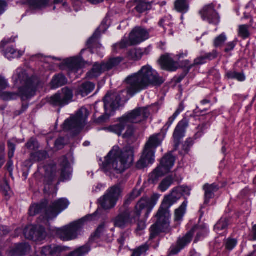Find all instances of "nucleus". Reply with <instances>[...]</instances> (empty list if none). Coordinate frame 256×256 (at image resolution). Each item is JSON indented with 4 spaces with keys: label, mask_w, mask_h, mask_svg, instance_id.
<instances>
[{
    "label": "nucleus",
    "mask_w": 256,
    "mask_h": 256,
    "mask_svg": "<svg viewBox=\"0 0 256 256\" xmlns=\"http://www.w3.org/2000/svg\"><path fill=\"white\" fill-rule=\"evenodd\" d=\"M191 189L186 186H182L174 189L171 194L164 197L163 202L156 214V222L150 228V239H153L160 232H166L168 230L170 224V208L179 198L178 192L189 196Z\"/></svg>",
    "instance_id": "1"
},
{
    "label": "nucleus",
    "mask_w": 256,
    "mask_h": 256,
    "mask_svg": "<svg viewBox=\"0 0 256 256\" xmlns=\"http://www.w3.org/2000/svg\"><path fill=\"white\" fill-rule=\"evenodd\" d=\"M164 81L149 65L143 66L138 72L128 76L124 80L127 92L131 95L152 86H160Z\"/></svg>",
    "instance_id": "2"
},
{
    "label": "nucleus",
    "mask_w": 256,
    "mask_h": 256,
    "mask_svg": "<svg viewBox=\"0 0 256 256\" xmlns=\"http://www.w3.org/2000/svg\"><path fill=\"white\" fill-rule=\"evenodd\" d=\"M160 134L151 136L146 144L142 155L136 164V168L142 169L152 164L154 160V150L160 144L162 139Z\"/></svg>",
    "instance_id": "3"
},
{
    "label": "nucleus",
    "mask_w": 256,
    "mask_h": 256,
    "mask_svg": "<svg viewBox=\"0 0 256 256\" xmlns=\"http://www.w3.org/2000/svg\"><path fill=\"white\" fill-rule=\"evenodd\" d=\"M96 212L78 221L58 228L56 231L57 236L64 241H68L76 238L82 224L86 220H94Z\"/></svg>",
    "instance_id": "4"
},
{
    "label": "nucleus",
    "mask_w": 256,
    "mask_h": 256,
    "mask_svg": "<svg viewBox=\"0 0 256 256\" xmlns=\"http://www.w3.org/2000/svg\"><path fill=\"white\" fill-rule=\"evenodd\" d=\"M134 162L132 151L122 152L118 147L113 148V169L117 173L124 172Z\"/></svg>",
    "instance_id": "5"
},
{
    "label": "nucleus",
    "mask_w": 256,
    "mask_h": 256,
    "mask_svg": "<svg viewBox=\"0 0 256 256\" xmlns=\"http://www.w3.org/2000/svg\"><path fill=\"white\" fill-rule=\"evenodd\" d=\"M196 233V236L195 239V242L198 240L200 236L204 235L206 232V226L204 224H200L198 226H195L190 232L182 238H180L175 246L170 248V254H177L181 250L188 244L192 240V236L194 233Z\"/></svg>",
    "instance_id": "6"
},
{
    "label": "nucleus",
    "mask_w": 256,
    "mask_h": 256,
    "mask_svg": "<svg viewBox=\"0 0 256 256\" xmlns=\"http://www.w3.org/2000/svg\"><path fill=\"white\" fill-rule=\"evenodd\" d=\"M12 78L16 84L20 83L24 85V87L19 88V94L22 98H28L33 94L34 86L32 80L28 78L24 71L18 70Z\"/></svg>",
    "instance_id": "7"
},
{
    "label": "nucleus",
    "mask_w": 256,
    "mask_h": 256,
    "mask_svg": "<svg viewBox=\"0 0 256 256\" xmlns=\"http://www.w3.org/2000/svg\"><path fill=\"white\" fill-rule=\"evenodd\" d=\"M149 38V32L145 28L136 26L133 28L129 34L128 40H123L119 44L121 48L136 46L145 41Z\"/></svg>",
    "instance_id": "8"
},
{
    "label": "nucleus",
    "mask_w": 256,
    "mask_h": 256,
    "mask_svg": "<svg viewBox=\"0 0 256 256\" xmlns=\"http://www.w3.org/2000/svg\"><path fill=\"white\" fill-rule=\"evenodd\" d=\"M175 162L174 158L171 154H168L162 159L160 165L151 174L150 178L154 182L158 178L168 173L174 166Z\"/></svg>",
    "instance_id": "9"
},
{
    "label": "nucleus",
    "mask_w": 256,
    "mask_h": 256,
    "mask_svg": "<svg viewBox=\"0 0 256 256\" xmlns=\"http://www.w3.org/2000/svg\"><path fill=\"white\" fill-rule=\"evenodd\" d=\"M148 107H141L134 109L124 115V118L130 124H142L150 116Z\"/></svg>",
    "instance_id": "10"
},
{
    "label": "nucleus",
    "mask_w": 256,
    "mask_h": 256,
    "mask_svg": "<svg viewBox=\"0 0 256 256\" xmlns=\"http://www.w3.org/2000/svg\"><path fill=\"white\" fill-rule=\"evenodd\" d=\"M72 98V90L68 88H64L62 89L61 93H57L52 96L48 102L52 106L62 107L70 102Z\"/></svg>",
    "instance_id": "11"
},
{
    "label": "nucleus",
    "mask_w": 256,
    "mask_h": 256,
    "mask_svg": "<svg viewBox=\"0 0 256 256\" xmlns=\"http://www.w3.org/2000/svg\"><path fill=\"white\" fill-rule=\"evenodd\" d=\"M24 234L26 238L34 241L42 240L46 236L44 228L41 226H28L24 228Z\"/></svg>",
    "instance_id": "12"
},
{
    "label": "nucleus",
    "mask_w": 256,
    "mask_h": 256,
    "mask_svg": "<svg viewBox=\"0 0 256 256\" xmlns=\"http://www.w3.org/2000/svg\"><path fill=\"white\" fill-rule=\"evenodd\" d=\"M156 200L148 198H142L136 204L134 213L136 216H140L141 214H144V218H148L152 208L156 204Z\"/></svg>",
    "instance_id": "13"
},
{
    "label": "nucleus",
    "mask_w": 256,
    "mask_h": 256,
    "mask_svg": "<svg viewBox=\"0 0 256 256\" xmlns=\"http://www.w3.org/2000/svg\"><path fill=\"white\" fill-rule=\"evenodd\" d=\"M68 202L66 200L61 198L54 202L51 206L46 210V217L47 220L56 218L62 210L67 208Z\"/></svg>",
    "instance_id": "14"
},
{
    "label": "nucleus",
    "mask_w": 256,
    "mask_h": 256,
    "mask_svg": "<svg viewBox=\"0 0 256 256\" xmlns=\"http://www.w3.org/2000/svg\"><path fill=\"white\" fill-rule=\"evenodd\" d=\"M202 19L209 23L217 24L219 22V16L212 4L204 6L200 12Z\"/></svg>",
    "instance_id": "15"
},
{
    "label": "nucleus",
    "mask_w": 256,
    "mask_h": 256,
    "mask_svg": "<svg viewBox=\"0 0 256 256\" xmlns=\"http://www.w3.org/2000/svg\"><path fill=\"white\" fill-rule=\"evenodd\" d=\"M188 122L187 119L184 118L179 122L176 127V128L173 137L175 143V146H178L180 140L184 136L186 128L188 126Z\"/></svg>",
    "instance_id": "16"
},
{
    "label": "nucleus",
    "mask_w": 256,
    "mask_h": 256,
    "mask_svg": "<svg viewBox=\"0 0 256 256\" xmlns=\"http://www.w3.org/2000/svg\"><path fill=\"white\" fill-rule=\"evenodd\" d=\"M30 246L26 243L16 244L8 252V256H22L26 254L30 250Z\"/></svg>",
    "instance_id": "17"
},
{
    "label": "nucleus",
    "mask_w": 256,
    "mask_h": 256,
    "mask_svg": "<svg viewBox=\"0 0 256 256\" xmlns=\"http://www.w3.org/2000/svg\"><path fill=\"white\" fill-rule=\"evenodd\" d=\"M160 64L162 69L174 71L178 68V63L174 62L168 55L162 56L160 60Z\"/></svg>",
    "instance_id": "18"
},
{
    "label": "nucleus",
    "mask_w": 256,
    "mask_h": 256,
    "mask_svg": "<svg viewBox=\"0 0 256 256\" xmlns=\"http://www.w3.org/2000/svg\"><path fill=\"white\" fill-rule=\"evenodd\" d=\"M80 122L74 118L72 117L70 120L65 121L63 124V128L66 130H71L74 134H76L84 127L82 124L80 126H75L76 124H79Z\"/></svg>",
    "instance_id": "19"
},
{
    "label": "nucleus",
    "mask_w": 256,
    "mask_h": 256,
    "mask_svg": "<svg viewBox=\"0 0 256 256\" xmlns=\"http://www.w3.org/2000/svg\"><path fill=\"white\" fill-rule=\"evenodd\" d=\"M112 68L110 64L100 66L98 64H96L92 70L87 74V76L89 78H93L98 76L102 72V70L106 69L110 70Z\"/></svg>",
    "instance_id": "20"
},
{
    "label": "nucleus",
    "mask_w": 256,
    "mask_h": 256,
    "mask_svg": "<svg viewBox=\"0 0 256 256\" xmlns=\"http://www.w3.org/2000/svg\"><path fill=\"white\" fill-rule=\"evenodd\" d=\"M204 190V204H208L210 200L214 196V193L218 190V186L213 184H206L203 187Z\"/></svg>",
    "instance_id": "21"
},
{
    "label": "nucleus",
    "mask_w": 256,
    "mask_h": 256,
    "mask_svg": "<svg viewBox=\"0 0 256 256\" xmlns=\"http://www.w3.org/2000/svg\"><path fill=\"white\" fill-rule=\"evenodd\" d=\"M94 84L91 82H86L80 84L78 88V94L84 96L90 93L94 88Z\"/></svg>",
    "instance_id": "22"
},
{
    "label": "nucleus",
    "mask_w": 256,
    "mask_h": 256,
    "mask_svg": "<svg viewBox=\"0 0 256 256\" xmlns=\"http://www.w3.org/2000/svg\"><path fill=\"white\" fill-rule=\"evenodd\" d=\"M89 115V112L88 110L86 108H81L76 113L75 116H74L79 122L78 125L76 124V126H80L82 124L83 126L86 124V120Z\"/></svg>",
    "instance_id": "23"
},
{
    "label": "nucleus",
    "mask_w": 256,
    "mask_h": 256,
    "mask_svg": "<svg viewBox=\"0 0 256 256\" xmlns=\"http://www.w3.org/2000/svg\"><path fill=\"white\" fill-rule=\"evenodd\" d=\"M130 222V215L128 212L120 214L118 216L114 221L116 226L119 228H124Z\"/></svg>",
    "instance_id": "24"
},
{
    "label": "nucleus",
    "mask_w": 256,
    "mask_h": 256,
    "mask_svg": "<svg viewBox=\"0 0 256 256\" xmlns=\"http://www.w3.org/2000/svg\"><path fill=\"white\" fill-rule=\"evenodd\" d=\"M67 83L66 77L61 74L56 76L52 79L50 85L52 88H56L62 86Z\"/></svg>",
    "instance_id": "25"
},
{
    "label": "nucleus",
    "mask_w": 256,
    "mask_h": 256,
    "mask_svg": "<svg viewBox=\"0 0 256 256\" xmlns=\"http://www.w3.org/2000/svg\"><path fill=\"white\" fill-rule=\"evenodd\" d=\"M253 20L250 18V24L249 26L246 24L240 25L238 29V35L244 39L248 38L250 36V32L248 28L252 26Z\"/></svg>",
    "instance_id": "26"
},
{
    "label": "nucleus",
    "mask_w": 256,
    "mask_h": 256,
    "mask_svg": "<svg viewBox=\"0 0 256 256\" xmlns=\"http://www.w3.org/2000/svg\"><path fill=\"white\" fill-rule=\"evenodd\" d=\"M128 122L124 118V116L120 118L118 122L113 126V132L118 135H120L125 126Z\"/></svg>",
    "instance_id": "27"
},
{
    "label": "nucleus",
    "mask_w": 256,
    "mask_h": 256,
    "mask_svg": "<svg viewBox=\"0 0 256 256\" xmlns=\"http://www.w3.org/2000/svg\"><path fill=\"white\" fill-rule=\"evenodd\" d=\"M68 66L72 72H76L84 66V62L82 60L74 58L70 60Z\"/></svg>",
    "instance_id": "28"
},
{
    "label": "nucleus",
    "mask_w": 256,
    "mask_h": 256,
    "mask_svg": "<svg viewBox=\"0 0 256 256\" xmlns=\"http://www.w3.org/2000/svg\"><path fill=\"white\" fill-rule=\"evenodd\" d=\"M100 202L104 209L110 208L112 206V193L110 192H108L100 200Z\"/></svg>",
    "instance_id": "29"
},
{
    "label": "nucleus",
    "mask_w": 256,
    "mask_h": 256,
    "mask_svg": "<svg viewBox=\"0 0 256 256\" xmlns=\"http://www.w3.org/2000/svg\"><path fill=\"white\" fill-rule=\"evenodd\" d=\"M176 10L180 12H186L188 10V0H176L174 3Z\"/></svg>",
    "instance_id": "30"
},
{
    "label": "nucleus",
    "mask_w": 256,
    "mask_h": 256,
    "mask_svg": "<svg viewBox=\"0 0 256 256\" xmlns=\"http://www.w3.org/2000/svg\"><path fill=\"white\" fill-rule=\"evenodd\" d=\"M63 168L62 170L61 176L64 180L68 178L71 174V168L70 166V164L66 158L64 159Z\"/></svg>",
    "instance_id": "31"
},
{
    "label": "nucleus",
    "mask_w": 256,
    "mask_h": 256,
    "mask_svg": "<svg viewBox=\"0 0 256 256\" xmlns=\"http://www.w3.org/2000/svg\"><path fill=\"white\" fill-rule=\"evenodd\" d=\"M144 55V52L142 49L136 48L131 50L128 54L129 59L133 60H138L141 59Z\"/></svg>",
    "instance_id": "32"
},
{
    "label": "nucleus",
    "mask_w": 256,
    "mask_h": 256,
    "mask_svg": "<svg viewBox=\"0 0 256 256\" xmlns=\"http://www.w3.org/2000/svg\"><path fill=\"white\" fill-rule=\"evenodd\" d=\"M122 186L120 184L113 186V206L115 202L122 198Z\"/></svg>",
    "instance_id": "33"
},
{
    "label": "nucleus",
    "mask_w": 256,
    "mask_h": 256,
    "mask_svg": "<svg viewBox=\"0 0 256 256\" xmlns=\"http://www.w3.org/2000/svg\"><path fill=\"white\" fill-rule=\"evenodd\" d=\"M187 206V202H184L175 211V220H180L185 214Z\"/></svg>",
    "instance_id": "34"
},
{
    "label": "nucleus",
    "mask_w": 256,
    "mask_h": 256,
    "mask_svg": "<svg viewBox=\"0 0 256 256\" xmlns=\"http://www.w3.org/2000/svg\"><path fill=\"white\" fill-rule=\"evenodd\" d=\"M112 150H110L108 156L104 158V160L102 163V169L105 172H107L111 170L112 166Z\"/></svg>",
    "instance_id": "35"
},
{
    "label": "nucleus",
    "mask_w": 256,
    "mask_h": 256,
    "mask_svg": "<svg viewBox=\"0 0 256 256\" xmlns=\"http://www.w3.org/2000/svg\"><path fill=\"white\" fill-rule=\"evenodd\" d=\"M136 2L138 4L136 7V9L140 13L151 9V4L150 2H147L145 1H141V0H139L138 2Z\"/></svg>",
    "instance_id": "36"
},
{
    "label": "nucleus",
    "mask_w": 256,
    "mask_h": 256,
    "mask_svg": "<svg viewBox=\"0 0 256 256\" xmlns=\"http://www.w3.org/2000/svg\"><path fill=\"white\" fill-rule=\"evenodd\" d=\"M122 92H121L120 94H115V100L113 102V110L118 109L120 106L124 104V96H122Z\"/></svg>",
    "instance_id": "37"
},
{
    "label": "nucleus",
    "mask_w": 256,
    "mask_h": 256,
    "mask_svg": "<svg viewBox=\"0 0 256 256\" xmlns=\"http://www.w3.org/2000/svg\"><path fill=\"white\" fill-rule=\"evenodd\" d=\"M228 224V220L226 218H222L215 225L214 230L217 233H220V230H225Z\"/></svg>",
    "instance_id": "38"
},
{
    "label": "nucleus",
    "mask_w": 256,
    "mask_h": 256,
    "mask_svg": "<svg viewBox=\"0 0 256 256\" xmlns=\"http://www.w3.org/2000/svg\"><path fill=\"white\" fill-rule=\"evenodd\" d=\"M90 250V248L88 246H84L71 252L68 256H84L87 254Z\"/></svg>",
    "instance_id": "39"
},
{
    "label": "nucleus",
    "mask_w": 256,
    "mask_h": 256,
    "mask_svg": "<svg viewBox=\"0 0 256 256\" xmlns=\"http://www.w3.org/2000/svg\"><path fill=\"white\" fill-rule=\"evenodd\" d=\"M44 207L45 205L44 204H34L30 208L29 214L30 216H34L40 212Z\"/></svg>",
    "instance_id": "40"
},
{
    "label": "nucleus",
    "mask_w": 256,
    "mask_h": 256,
    "mask_svg": "<svg viewBox=\"0 0 256 256\" xmlns=\"http://www.w3.org/2000/svg\"><path fill=\"white\" fill-rule=\"evenodd\" d=\"M184 107L180 105L179 108L177 109L176 112L174 113L173 116L170 117L168 119V122L165 125V127H166V130H167L170 126L173 123L176 118L179 115V114L183 110Z\"/></svg>",
    "instance_id": "41"
},
{
    "label": "nucleus",
    "mask_w": 256,
    "mask_h": 256,
    "mask_svg": "<svg viewBox=\"0 0 256 256\" xmlns=\"http://www.w3.org/2000/svg\"><path fill=\"white\" fill-rule=\"evenodd\" d=\"M104 104L105 110L106 111L110 110V112L112 108V98L110 92H108L104 97Z\"/></svg>",
    "instance_id": "42"
},
{
    "label": "nucleus",
    "mask_w": 256,
    "mask_h": 256,
    "mask_svg": "<svg viewBox=\"0 0 256 256\" xmlns=\"http://www.w3.org/2000/svg\"><path fill=\"white\" fill-rule=\"evenodd\" d=\"M46 170V176L50 178H54L56 173V167L54 164L46 166L44 167Z\"/></svg>",
    "instance_id": "43"
},
{
    "label": "nucleus",
    "mask_w": 256,
    "mask_h": 256,
    "mask_svg": "<svg viewBox=\"0 0 256 256\" xmlns=\"http://www.w3.org/2000/svg\"><path fill=\"white\" fill-rule=\"evenodd\" d=\"M148 248L149 246L147 244H144L138 248L134 250L131 256H140L148 250Z\"/></svg>",
    "instance_id": "44"
},
{
    "label": "nucleus",
    "mask_w": 256,
    "mask_h": 256,
    "mask_svg": "<svg viewBox=\"0 0 256 256\" xmlns=\"http://www.w3.org/2000/svg\"><path fill=\"white\" fill-rule=\"evenodd\" d=\"M49 0H26L27 3L35 8L41 7L47 4Z\"/></svg>",
    "instance_id": "45"
},
{
    "label": "nucleus",
    "mask_w": 256,
    "mask_h": 256,
    "mask_svg": "<svg viewBox=\"0 0 256 256\" xmlns=\"http://www.w3.org/2000/svg\"><path fill=\"white\" fill-rule=\"evenodd\" d=\"M226 75L229 78L236 79L240 82H242L245 80L244 76L240 72H228Z\"/></svg>",
    "instance_id": "46"
},
{
    "label": "nucleus",
    "mask_w": 256,
    "mask_h": 256,
    "mask_svg": "<svg viewBox=\"0 0 256 256\" xmlns=\"http://www.w3.org/2000/svg\"><path fill=\"white\" fill-rule=\"evenodd\" d=\"M98 46V35L94 34V35L88 40L87 46L88 48H97Z\"/></svg>",
    "instance_id": "47"
},
{
    "label": "nucleus",
    "mask_w": 256,
    "mask_h": 256,
    "mask_svg": "<svg viewBox=\"0 0 256 256\" xmlns=\"http://www.w3.org/2000/svg\"><path fill=\"white\" fill-rule=\"evenodd\" d=\"M226 40V36L225 34H222L214 40V46L215 47H218L222 46Z\"/></svg>",
    "instance_id": "48"
},
{
    "label": "nucleus",
    "mask_w": 256,
    "mask_h": 256,
    "mask_svg": "<svg viewBox=\"0 0 256 256\" xmlns=\"http://www.w3.org/2000/svg\"><path fill=\"white\" fill-rule=\"evenodd\" d=\"M172 180L170 178H166L164 180L159 186V189L162 192L166 191L170 186Z\"/></svg>",
    "instance_id": "49"
},
{
    "label": "nucleus",
    "mask_w": 256,
    "mask_h": 256,
    "mask_svg": "<svg viewBox=\"0 0 256 256\" xmlns=\"http://www.w3.org/2000/svg\"><path fill=\"white\" fill-rule=\"evenodd\" d=\"M2 98L6 100H9L16 98L18 95L16 93L4 92L1 95Z\"/></svg>",
    "instance_id": "50"
},
{
    "label": "nucleus",
    "mask_w": 256,
    "mask_h": 256,
    "mask_svg": "<svg viewBox=\"0 0 256 256\" xmlns=\"http://www.w3.org/2000/svg\"><path fill=\"white\" fill-rule=\"evenodd\" d=\"M134 128L132 126H128L126 132L123 134L122 137L126 138H130L134 136Z\"/></svg>",
    "instance_id": "51"
},
{
    "label": "nucleus",
    "mask_w": 256,
    "mask_h": 256,
    "mask_svg": "<svg viewBox=\"0 0 256 256\" xmlns=\"http://www.w3.org/2000/svg\"><path fill=\"white\" fill-rule=\"evenodd\" d=\"M26 146L28 149L31 150H34L38 148L37 141L33 138L30 139V140L26 144Z\"/></svg>",
    "instance_id": "52"
},
{
    "label": "nucleus",
    "mask_w": 256,
    "mask_h": 256,
    "mask_svg": "<svg viewBox=\"0 0 256 256\" xmlns=\"http://www.w3.org/2000/svg\"><path fill=\"white\" fill-rule=\"evenodd\" d=\"M34 159L36 161H40L46 158L47 153L46 152H38L34 154Z\"/></svg>",
    "instance_id": "53"
},
{
    "label": "nucleus",
    "mask_w": 256,
    "mask_h": 256,
    "mask_svg": "<svg viewBox=\"0 0 256 256\" xmlns=\"http://www.w3.org/2000/svg\"><path fill=\"white\" fill-rule=\"evenodd\" d=\"M8 156L9 159H12L14 156L16 150V146L14 144L12 143L10 141L8 142Z\"/></svg>",
    "instance_id": "54"
},
{
    "label": "nucleus",
    "mask_w": 256,
    "mask_h": 256,
    "mask_svg": "<svg viewBox=\"0 0 256 256\" xmlns=\"http://www.w3.org/2000/svg\"><path fill=\"white\" fill-rule=\"evenodd\" d=\"M237 241L234 239H228L226 242V248L228 250H232L236 245Z\"/></svg>",
    "instance_id": "55"
},
{
    "label": "nucleus",
    "mask_w": 256,
    "mask_h": 256,
    "mask_svg": "<svg viewBox=\"0 0 256 256\" xmlns=\"http://www.w3.org/2000/svg\"><path fill=\"white\" fill-rule=\"evenodd\" d=\"M207 62L205 55L202 56L195 59L194 65H201L206 63Z\"/></svg>",
    "instance_id": "56"
},
{
    "label": "nucleus",
    "mask_w": 256,
    "mask_h": 256,
    "mask_svg": "<svg viewBox=\"0 0 256 256\" xmlns=\"http://www.w3.org/2000/svg\"><path fill=\"white\" fill-rule=\"evenodd\" d=\"M204 55L207 61H210L217 58L218 52L216 50H213L212 52L206 54Z\"/></svg>",
    "instance_id": "57"
},
{
    "label": "nucleus",
    "mask_w": 256,
    "mask_h": 256,
    "mask_svg": "<svg viewBox=\"0 0 256 256\" xmlns=\"http://www.w3.org/2000/svg\"><path fill=\"white\" fill-rule=\"evenodd\" d=\"M145 228H146L145 222L142 220L138 221V226L136 229V232L138 234H141L138 233V232L143 230Z\"/></svg>",
    "instance_id": "58"
},
{
    "label": "nucleus",
    "mask_w": 256,
    "mask_h": 256,
    "mask_svg": "<svg viewBox=\"0 0 256 256\" xmlns=\"http://www.w3.org/2000/svg\"><path fill=\"white\" fill-rule=\"evenodd\" d=\"M64 144V141L63 138H58L55 142V146L58 150L63 148Z\"/></svg>",
    "instance_id": "59"
},
{
    "label": "nucleus",
    "mask_w": 256,
    "mask_h": 256,
    "mask_svg": "<svg viewBox=\"0 0 256 256\" xmlns=\"http://www.w3.org/2000/svg\"><path fill=\"white\" fill-rule=\"evenodd\" d=\"M2 190L5 196H8L10 194V188L8 185L6 181L4 182V186L2 188Z\"/></svg>",
    "instance_id": "60"
},
{
    "label": "nucleus",
    "mask_w": 256,
    "mask_h": 256,
    "mask_svg": "<svg viewBox=\"0 0 256 256\" xmlns=\"http://www.w3.org/2000/svg\"><path fill=\"white\" fill-rule=\"evenodd\" d=\"M141 194L140 190H134L130 195V198L133 200L140 196Z\"/></svg>",
    "instance_id": "61"
},
{
    "label": "nucleus",
    "mask_w": 256,
    "mask_h": 256,
    "mask_svg": "<svg viewBox=\"0 0 256 256\" xmlns=\"http://www.w3.org/2000/svg\"><path fill=\"white\" fill-rule=\"evenodd\" d=\"M8 52L14 55V57H19L24 53L23 52H17L16 50L11 48L8 49Z\"/></svg>",
    "instance_id": "62"
},
{
    "label": "nucleus",
    "mask_w": 256,
    "mask_h": 256,
    "mask_svg": "<svg viewBox=\"0 0 256 256\" xmlns=\"http://www.w3.org/2000/svg\"><path fill=\"white\" fill-rule=\"evenodd\" d=\"M7 6L6 1L0 0V14L3 13L5 10V8Z\"/></svg>",
    "instance_id": "63"
},
{
    "label": "nucleus",
    "mask_w": 256,
    "mask_h": 256,
    "mask_svg": "<svg viewBox=\"0 0 256 256\" xmlns=\"http://www.w3.org/2000/svg\"><path fill=\"white\" fill-rule=\"evenodd\" d=\"M122 60L123 58L122 57L113 58V67L118 66Z\"/></svg>",
    "instance_id": "64"
}]
</instances>
